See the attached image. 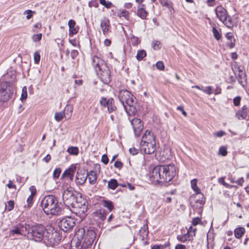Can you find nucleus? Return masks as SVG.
Instances as JSON below:
<instances>
[{"label": "nucleus", "instance_id": "obj_1", "mask_svg": "<svg viewBox=\"0 0 249 249\" xmlns=\"http://www.w3.org/2000/svg\"><path fill=\"white\" fill-rule=\"evenodd\" d=\"M41 207L44 213L47 214L59 215L61 212V203L54 195H48L41 200Z\"/></svg>", "mask_w": 249, "mask_h": 249}, {"label": "nucleus", "instance_id": "obj_2", "mask_svg": "<svg viewBox=\"0 0 249 249\" xmlns=\"http://www.w3.org/2000/svg\"><path fill=\"white\" fill-rule=\"evenodd\" d=\"M118 97L126 112L129 113L128 110L134 111V105L136 103V98L130 92L126 89L121 90Z\"/></svg>", "mask_w": 249, "mask_h": 249}, {"label": "nucleus", "instance_id": "obj_3", "mask_svg": "<svg viewBox=\"0 0 249 249\" xmlns=\"http://www.w3.org/2000/svg\"><path fill=\"white\" fill-rule=\"evenodd\" d=\"M47 229L41 224H35L32 226L28 225L27 228L28 237L36 242L43 241Z\"/></svg>", "mask_w": 249, "mask_h": 249}, {"label": "nucleus", "instance_id": "obj_4", "mask_svg": "<svg viewBox=\"0 0 249 249\" xmlns=\"http://www.w3.org/2000/svg\"><path fill=\"white\" fill-rule=\"evenodd\" d=\"M157 169H156V176H157V174L160 173V172H163V174H165V178H163L162 179L166 181V183L171 181L177 174L176 168L174 164L164 165L163 168H160L158 170Z\"/></svg>", "mask_w": 249, "mask_h": 249}, {"label": "nucleus", "instance_id": "obj_5", "mask_svg": "<svg viewBox=\"0 0 249 249\" xmlns=\"http://www.w3.org/2000/svg\"><path fill=\"white\" fill-rule=\"evenodd\" d=\"M62 199L64 204L70 209L77 201L76 193L72 187L67 188L64 190Z\"/></svg>", "mask_w": 249, "mask_h": 249}, {"label": "nucleus", "instance_id": "obj_6", "mask_svg": "<svg viewBox=\"0 0 249 249\" xmlns=\"http://www.w3.org/2000/svg\"><path fill=\"white\" fill-rule=\"evenodd\" d=\"M13 94V85L10 83L0 82V101L6 102L8 101Z\"/></svg>", "mask_w": 249, "mask_h": 249}, {"label": "nucleus", "instance_id": "obj_7", "mask_svg": "<svg viewBox=\"0 0 249 249\" xmlns=\"http://www.w3.org/2000/svg\"><path fill=\"white\" fill-rule=\"evenodd\" d=\"M61 237L56 231L49 232L47 231L43 242L47 246L53 247L58 245Z\"/></svg>", "mask_w": 249, "mask_h": 249}, {"label": "nucleus", "instance_id": "obj_8", "mask_svg": "<svg viewBox=\"0 0 249 249\" xmlns=\"http://www.w3.org/2000/svg\"><path fill=\"white\" fill-rule=\"evenodd\" d=\"M79 234H81V238H84L83 246L86 247L91 245L96 237L95 232L92 230H87L85 233V229L81 228L79 230L77 235H79Z\"/></svg>", "mask_w": 249, "mask_h": 249}, {"label": "nucleus", "instance_id": "obj_9", "mask_svg": "<svg viewBox=\"0 0 249 249\" xmlns=\"http://www.w3.org/2000/svg\"><path fill=\"white\" fill-rule=\"evenodd\" d=\"M71 208L72 209L71 210L73 213L80 217H84L88 210V203L85 200L81 202L77 201Z\"/></svg>", "mask_w": 249, "mask_h": 249}, {"label": "nucleus", "instance_id": "obj_10", "mask_svg": "<svg viewBox=\"0 0 249 249\" xmlns=\"http://www.w3.org/2000/svg\"><path fill=\"white\" fill-rule=\"evenodd\" d=\"M75 225V220L71 217H66L60 220L58 222L60 228L65 232H69L72 230Z\"/></svg>", "mask_w": 249, "mask_h": 249}, {"label": "nucleus", "instance_id": "obj_11", "mask_svg": "<svg viewBox=\"0 0 249 249\" xmlns=\"http://www.w3.org/2000/svg\"><path fill=\"white\" fill-rule=\"evenodd\" d=\"M98 75L100 76L101 80L105 84H108L111 81L110 71L109 68L106 64L102 65L99 68L98 71H96Z\"/></svg>", "mask_w": 249, "mask_h": 249}, {"label": "nucleus", "instance_id": "obj_12", "mask_svg": "<svg viewBox=\"0 0 249 249\" xmlns=\"http://www.w3.org/2000/svg\"><path fill=\"white\" fill-rule=\"evenodd\" d=\"M163 168V165L156 166L154 167L152 172L150 174V180L155 183H166V181H164L162 178H165V174H163V172H160V173H158L157 176H156L155 172L156 168ZM158 170L159 169H157Z\"/></svg>", "mask_w": 249, "mask_h": 249}, {"label": "nucleus", "instance_id": "obj_13", "mask_svg": "<svg viewBox=\"0 0 249 249\" xmlns=\"http://www.w3.org/2000/svg\"><path fill=\"white\" fill-rule=\"evenodd\" d=\"M100 104L104 107H107L109 113H111L115 111L117 109L115 105L114 100L112 98L107 100V99L105 97H102L100 100Z\"/></svg>", "mask_w": 249, "mask_h": 249}, {"label": "nucleus", "instance_id": "obj_14", "mask_svg": "<svg viewBox=\"0 0 249 249\" xmlns=\"http://www.w3.org/2000/svg\"><path fill=\"white\" fill-rule=\"evenodd\" d=\"M131 123L133 126L135 136L139 137L143 128V125L142 121L140 119L135 118L132 120Z\"/></svg>", "mask_w": 249, "mask_h": 249}, {"label": "nucleus", "instance_id": "obj_15", "mask_svg": "<svg viewBox=\"0 0 249 249\" xmlns=\"http://www.w3.org/2000/svg\"><path fill=\"white\" fill-rule=\"evenodd\" d=\"M28 227V224H19L18 225L14 226L13 229L9 231V234L10 235H21L22 232L27 231Z\"/></svg>", "mask_w": 249, "mask_h": 249}, {"label": "nucleus", "instance_id": "obj_16", "mask_svg": "<svg viewBox=\"0 0 249 249\" xmlns=\"http://www.w3.org/2000/svg\"><path fill=\"white\" fill-rule=\"evenodd\" d=\"M149 143H156L155 136L153 133L147 130L142 136L140 144H148Z\"/></svg>", "mask_w": 249, "mask_h": 249}, {"label": "nucleus", "instance_id": "obj_17", "mask_svg": "<svg viewBox=\"0 0 249 249\" xmlns=\"http://www.w3.org/2000/svg\"><path fill=\"white\" fill-rule=\"evenodd\" d=\"M140 147L141 151L146 154L153 153L156 149V143L140 144Z\"/></svg>", "mask_w": 249, "mask_h": 249}, {"label": "nucleus", "instance_id": "obj_18", "mask_svg": "<svg viewBox=\"0 0 249 249\" xmlns=\"http://www.w3.org/2000/svg\"><path fill=\"white\" fill-rule=\"evenodd\" d=\"M215 12L217 17L220 21L224 20L226 18H228L227 10L222 6H218L215 9Z\"/></svg>", "mask_w": 249, "mask_h": 249}, {"label": "nucleus", "instance_id": "obj_19", "mask_svg": "<svg viewBox=\"0 0 249 249\" xmlns=\"http://www.w3.org/2000/svg\"><path fill=\"white\" fill-rule=\"evenodd\" d=\"M100 26L102 30L103 33L105 36H107L110 32V25L108 18H104L101 21Z\"/></svg>", "mask_w": 249, "mask_h": 249}, {"label": "nucleus", "instance_id": "obj_20", "mask_svg": "<svg viewBox=\"0 0 249 249\" xmlns=\"http://www.w3.org/2000/svg\"><path fill=\"white\" fill-rule=\"evenodd\" d=\"M87 179V173L85 171L77 172L75 182L77 185H83Z\"/></svg>", "mask_w": 249, "mask_h": 249}, {"label": "nucleus", "instance_id": "obj_21", "mask_svg": "<svg viewBox=\"0 0 249 249\" xmlns=\"http://www.w3.org/2000/svg\"><path fill=\"white\" fill-rule=\"evenodd\" d=\"M76 170V166H72L66 170L62 175V178H67L72 181L73 178L74 174Z\"/></svg>", "mask_w": 249, "mask_h": 249}, {"label": "nucleus", "instance_id": "obj_22", "mask_svg": "<svg viewBox=\"0 0 249 249\" xmlns=\"http://www.w3.org/2000/svg\"><path fill=\"white\" fill-rule=\"evenodd\" d=\"M75 21L73 19H70L68 21V26L69 27V36H72L76 35L79 30V27L76 26Z\"/></svg>", "mask_w": 249, "mask_h": 249}, {"label": "nucleus", "instance_id": "obj_23", "mask_svg": "<svg viewBox=\"0 0 249 249\" xmlns=\"http://www.w3.org/2000/svg\"><path fill=\"white\" fill-rule=\"evenodd\" d=\"M92 65L94 67L96 71H98L100 67L106 64L104 61L97 56H93L92 59Z\"/></svg>", "mask_w": 249, "mask_h": 249}, {"label": "nucleus", "instance_id": "obj_24", "mask_svg": "<svg viewBox=\"0 0 249 249\" xmlns=\"http://www.w3.org/2000/svg\"><path fill=\"white\" fill-rule=\"evenodd\" d=\"M248 115V107L244 106L242 109L239 110L236 114V116L239 120L245 119L247 118Z\"/></svg>", "mask_w": 249, "mask_h": 249}, {"label": "nucleus", "instance_id": "obj_25", "mask_svg": "<svg viewBox=\"0 0 249 249\" xmlns=\"http://www.w3.org/2000/svg\"><path fill=\"white\" fill-rule=\"evenodd\" d=\"M4 79L6 80L4 82H9L11 84V85H12V82H14L16 78V76L15 72L13 71H9L7 72L6 74L4 75Z\"/></svg>", "mask_w": 249, "mask_h": 249}, {"label": "nucleus", "instance_id": "obj_26", "mask_svg": "<svg viewBox=\"0 0 249 249\" xmlns=\"http://www.w3.org/2000/svg\"><path fill=\"white\" fill-rule=\"evenodd\" d=\"M87 178L89 183L91 184H95L97 181V175L94 171H90L87 173Z\"/></svg>", "mask_w": 249, "mask_h": 249}, {"label": "nucleus", "instance_id": "obj_27", "mask_svg": "<svg viewBox=\"0 0 249 249\" xmlns=\"http://www.w3.org/2000/svg\"><path fill=\"white\" fill-rule=\"evenodd\" d=\"M144 4H141L138 7L137 15L142 19H145L147 16V12L145 10Z\"/></svg>", "mask_w": 249, "mask_h": 249}, {"label": "nucleus", "instance_id": "obj_28", "mask_svg": "<svg viewBox=\"0 0 249 249\" xmlns=\"http://www.w3.org/2000/svg\"><path fill=\"white\" fill-rule=\"evenodd\" d=\"M107 214L105 209H99L95 213V215L102 221L106 219Z\"/></svg>", "mask_w": 249, "mask_h": 249}, {"label": "nucleus", "instance_id": "obj_29", "mask_svg": "<svg viewBox=\"0 0 249 249\" xmlns=\"http://www.w3.org/2000/svg\"><path fill=\"white\" fill-rule=\"evenodd\" d=\"M101 204L104 207L107 208L109 212H111L114 209L113 202L108 200L103 199L101 201Z\"/></svg>", "mask_w": 249, "mask_h": 249}, {"label": "nucleus", "instance_id": "obj_30", "mask_svg": "<svg viewBox=\"0 0 249 249\" xmlns=\"http://www.w3.org/2000/svg\"><path fill=\"white\" fill-rule=\"evenodd\" d=\"M245 231V230L243 227H239L236 228L234 230V235L236 238H240Z\"/></svg>", "mask_w": 249, "mask_h": 249}, {"label": "nucleus", "instance_id": "obj_31", "mask_svg": "<svg viewBox=\"0 0 249 249\" xmlns=\"http://www.w3.org/2000/svg\"><path fill=\"white\" fill-rule=\"evenodd\" d=\"M189 232L190 230L188 231L187 233L184 234V235H178L177 237V239L181 242H185L187 240H190Z\"/></svg>", "mask_w": 249, "mask_h": 249}, {"label": "nucleus", "instance_id": "obj_32", "mask_svg": "<svg viewBox=\"0 0 249 249\" xmlns=\"http://www.w3.org/2000/svg\"><path fill=\"white\" fill-rule=\"evenodd\" d=\"M67 151L70 155L76 156L79 153V149L76 146H70L68 148Z\"/></svg>", "mask_w": 249, "mask_h": 249}, {"label": "nucleus", "instance_id": "obj_33", "mask_svg": "<svg viewBox=\"0 0 249 249\" xmlns=\"http://www.w3.org/2000/svg\"><path fill=\"white\" fill-rule=\"evenodd\" d=\"M118 183L116 179H111L108 182V187L112 190L115 189L118 186Z\"/></svg>", "mask_w": 249, "mask_h": 249}, {"label": "nucleus", "instance_id": "obj_34", "mask_svg": "<svg viewBox=\"0 0 249 249\" xmlns=\"http://www.w3.org/2000/svg\"><path fill=\"white\" fill-rule=\"evenodd\" d=\"M191 187L193 190L196 193V194H200V190L197 186V180L196 179H194L191 181Z\"/></svg>", "mask_w": 249, "mask_h": 249}, {"label": "nucleus", "instance_id": "obj_35", "mask_svg": "<svg viewBox=\"0 0 249 249\" xmlns=\"http://www.w3.org/2000/svg\"><path fill=\"white\" fill-rule=\"evenodd\" d=\"M212 32L214 38L217 40H219L221 37V34L220 33V29L218 30L215 27H213L212 29Z\"/></svg>", "mask_w": 249, "mask_h": 249}, {"label": "nucleus", "instance_id": "obj_36", "mask_svg": "<svg viewBox=\"0 0 249 249\" xmlns=\"http://www.w3.org/2000/svg\"><path fill=\"white\" fill-rule=\"evenodd\" d=\"M146 56V52L144 50H142L139 51L138 52L137 55H136V58L138 60L141 61Z\"/></svg>", "mask_w": 249, "mask_h": 249}, {"label": "nucleus", "instance_id": "obj_37", "mask_svg": "<svg viewBox=\"0 0 249 249\" xmlns=\"http://www.w3.org/2000/svg\"><path fill=\"white\" fill-rule=\"evenodd\" d=\"M237 69L239 72L237 76L238 81L242 86H244V84L242 81V79L244 78V76L243 77V75H244V73L240 69L239 67H238Z\"/></svg>", "mask_w": 249, "mask_h": 249}, {"label": "nucleus", "instance_id": "obj_38", "mask_svg": "<svg viewBox=\"0 0 249 249\" xmlns=\"http://www.w3.org/2000/svg\"><path fill=\"white\" fill-rule=\"evenodd\" d=\"M160 4L164 7H167L168 9L172 8V3L170 1L168 0H159Z\"/></svg>", "mask_w": 249, "mask_h": 249}, {"label": "nucleus", "instance_id": "obj_39", "mask_svg": "<svg viewBox=\"0 0 249 249\" xmlns=\"http://www.w3.org/2000/svg\"><path fill=\"white\" fill-rule=\"evenodd\" d=\"M35 193L32 192L30 196L27 198V206L26 205L25 206V207H27L28 208H30L33 203V197L35 195Z\"/></svg>", "mask_w": 249, "mask_h": 249}, {"label": "nucleus", "instance_id": "obj_40", "mask_svg": "<svg viewBox=\"0 0 249 249\" xmlns=\"http://www.w3.org/2000/svg\"><path fill=\"white\" fill-rule=\"evenodd\" d=\"M222 22L228 28H231L232 26V19L230 17L226 18L225 20H222Z\"/></svg>", "mask_w": 249, "mask_h": 249}, {"label": "nucleus", "instance_id": "obj_41", "mask_svg": "<svg viewBox=\"0 0 249 249\" xmlns=\"http://www.w3.org/2000/svg\"><path fill=\"white\" fill-rule=\"evenodd\" d=\"M65 115V114L64 111L56 112L55 113L54 118L56 121L59 122L62 120Z\"/></svg>", "mask_w": 249, "mask_h": 249}, {"label": "nucleus", "instance_id": "obj_42", "mask_svg": "<svg viewBox=\"0 0 249 249\" xmlns=\"http://www.w3.org/2000/svg\"><path fill=\"white\" fill-rule=\"evenodd\" d=\"M27 97V88L26 86L23 87L22 89V93L21 96V100L22 102L25 101Z\"/></svg>", "mask_w": 249, "mask_h": 249}, {"label": "nucleus", "instance_id": "obj_43", "mask_svg": "<svg viewBox=\"0 0 249 249\" xmlns=\"http://www.w3.org/2000/svg\"><path fill=\"white\" fill-rule=\"evenodd\" d=\"M169 242H168L166 244L163 245H155L152 247L151 249H164L169 247Z\"/></svg>", "mask_w": 249, "mask_h": 249}, {"label": "nucleus", "instance_id": "obj_44", "mask_svg": "<svg viewBox=\"0 0 249 249\" xmlns=\"http://www.w3.org/2000/svg\"><path fill=\"white\" fill-rule=\"evenodd\" d=\"M140 233L142 236L147 235L148 234V226L146 224L143 225L139 231Z\"/></svg>", "mask_w": 249, "mask_h": 249}, {"label": "nucleus", "instance_id": "obj_45", "mask_svg": "<svg viewBox=\"0 0 249 249\" xmlns=\"http://www.w3.org/2000/svg\"><path fill=\"white\" fill-rule=\"evenodd\" d=\"M14 201L13 200H9L7 202V204L5 205V208L7 209L8 211H12L14 208Z\"/></svg>", "mask_w": 249, "mask_h": 249}, {"label": "nucleus", "instance_id": "obj_46", "mask_svg": "<svg viewBox=\"0 0 249 249\" xmlns=\"http://www.w3.org/2000/svg\"><path fill=\"white\" fill-rule=\"evenodd\" d=\"M73 110V107L69 105L67 106L64 110V112L65 114H68L69 115H71V114L72 113Z\"/></svg>", "mask_w": 249, "mask_h": 249}, {"label": "nucleus", "instance_id": "obj_47", "mask_svg": "<svg viewBox=\"0 0 249 249\" xmlns=\"http://www.w3.org/2000/svg\"><path fill=\"white\" fill-rule=\"evenodd\" d=\"M61 172V169L60 168H56L53 173V177L54 178H58Z\"/></svg>", "mask_w": 249, "mask_h": 249}, {"label": "nucleus", "instance_id": "obj_48", "mask_svg": "<svg viewBox=\"0 0 249 249\" xmlns=\"http://www.w3.org/2000/svg\"><path fill=\"white\" fill-rule=\"evenodd\" d=\"M100 3L107 8H110L112 5L111 2L107 1L106 0H100Z\"/></svg>", "mask_w": 249, "mask_h": 249}, {"label": "nucleus", "instance_id": "obj_49", "mask_svg": "<svg viewBox=\"0 0 249 249\" xmlns=\"http://www.w3.org/2000/svg\"><path fill=\"white\" fill-rule=\"evenodd\" d=\"M42 34H38L36 35H34L32 36V39L34 42H37L39 41L42 38Z\"/></svg>", "mask_w": 249, "mask_h": 249}, {"label": "nucleus", "instance_id": "obj_50", "mask_svg": "<svg viewBox=\"0 0 249 249\" xmlns=\"http://www.w3.org/2000/svg\"><path fill=\"white\" fill-rule=\"evenodd\" d=\"M161 43L160 41L156 40L153 42L152 46L155 50H159L161 48Z\"/></svg>", "mask_w": 249, "mask_h": 249}, {"label": "nucleus", "instance_id": "obj_51", "mask_svg": "<svg viewBox=\"0 0 249 249\" xmlns=\"http://www.w3.org/2000/svg\"><path fill=\"white\" fill-rule=\"evenodd\" d=\"M219 154L223 156H225L227 154V150L226 147L221 146L219 149Z\"/></svg>", "mask_w": 249, "mask_h": 249}, {"label": "nucleus", "instance_id": "obj_52", "mask_svg": "<svg viewBox=\"0 0 249 249\" xmlns=\"http://www.w3.org/2000/svg\"><path fill=\"white\" fill-rule=\"evenodd\" d=\"M34 61L36 64H38L40 59V56L38 52H36L34 54Z\"/></svg>", "mask_w": 249, "mask_h": 249}, {"label": "nucleus", "instance_id": "obj_53", "mask_svg": "<svg viewBox=\"0 0 249 249\" xmlns=\"http://www.w3.org/2000/svg\"><path fill=\"white\" fill-rule=\"evenodd\" d=\"M218 182L222 184L224 186H225V187H227V188H230V187H231V186L229 185L228 183H226L225 181H224V178H219L218 179Z\"/></svg>", "mask_w": 249, "mask_h": 249}, {"label": "nucleus", "instance_id": "obj_54", "mask_svg": "<svg viewBox=\"0 0 249 249\" xmlns=\"http://www.w3.org/2000/svg\"><path fill=\"white\" fill-rule=\"evenodd\" d=\"M34 13H35L34 11H33L31 10H27L24 12V14L27 15L26 16V18L27 19H29L32 17L33 14Z\"/></svg>", "mask_w": 249, "mask_h": 249}, {"label": "nucleus", "instance_id": "obj_55", "mask_svg": "<svg viewBox=\"0 0 249 249\" xmlns=\"http://www.w3.org/2000/svg\"><path fill=\"white\" fill-rule=\"evenodd\" d=\"M132 44L133 46H136L139 44L140 40L137 37L133 36L131 39Z\"/></svg>", "mask_w": 249, "mask_h": 249}, {"label": "nucleus", "instance_id": "obj_56", "mask_svg": "<svg viewBox=\"0 0 249 249\" xmlns=\"http://www.w3.org/2000/svg\"><path fill=\"white\" fill-rule=\"evenodd\" d=\"M156 68L159 70H163L164 68V65L162 61H158L156 64Z\"/></svg>", "mask_w": 249, "mask_h": 249}, {"label": "nucleus", "instance_id": "obj_57", "mask_svg": "<svg viewBox=\"0 0 249 249\" xmlns=\"http://www.w3.org/2000/svg\"><path fill=\"white\" fill-rule=\"evenodd\" d=\"M202 90L203 92H204L209 95L213 93L212 87L211 86H208V87H206L205 89H202Z\"/></svg>", "mask_w": 249, "mask_h": 249}, {"label": "nucleus", "instance_id": "obj_58", "mask_svg": "<svg viewBox=\"0 0 249 249\" xmlns=\"http://www.w3.org/2000/svg\"><path fill=\"white\" fill-rule=\"evenodd\" d=\"M241 101V97L240 96H237L233 99V102L234 105L235 106H238L240 105Z\"/></svg>", "mask_w": 249, "mask_h": 249}, {"label": "nucleus", "instance_id": "obj_59", "mask_svg": "<svg viewBox=\"0 0 249 249\" xmlns=\"http://www.w3.org/2000/svg\"><path fill=\"white\" fill-rule=\"evenodd\" d=\"M235 39H233L232 40H229V41L227 43V46L230 48H232L235 46Z\"/></svg>", "mask_w": 249, "mask_h": 249}, {"label": "nucleus", "instance_id": "obj_60", "mask_svg": "<svg viewBox=\"0 0 249 249\" xmlns=\"http://www.w3.org/2000/svg\"><path fill=\"white\" fill-rule=\"evenodd\" d=\"M108 158L107 155L104 154L102 156L101 161L105 164H107L108 162Z\"/></svg>", "mask_w": 249, "mask_h": 249}, {"label": "nucleus", "instance_id": "obj_61", "mask_svg": "<svg viewBox=\"0 0 249 249\" xmlns=\"http://www.w3.org/2000/svg\"><path fill=\"white\" fill-rule=\"evenodd\" d=\"M114 165L116 168L121 169L122 168L123 164L121 161L117 160L115 162Z\"/></svg>", "mask_w": 249, "mask_h": 249}, {"label": "nucleus", "instance_id": "obj_62", "mask_svg": "<svg viewBox=\"0 0 249 249\" xmlns=\"http://www.w3.org/2000/svg\"><path fill=\"white\" fill-rule=\"evenodd\" d=\"M201 222L200 219L197 217L194 218L192 220V223L194 226H196V225H197L198 223H199V222Z\"/></svg>", "mask_w": 249, "mask_h": 249}, {"label": "nucleus", "instance_id": "obj_63", "mask_svg": "<svg viewBox=\"0 0 249 249\" xmlns=\"http://www.w3.org/2000/svg\"><path fill=\"white\" fill-rule=\"evenodd\" d=\"M225 134H226L225 132H224L222 130L218 131L214 134V135L217 137H221L223 136L224 135H225Z\"/></svg>", "mask_w": 249, "mask_h": 249}, {"label": "nucleus", "instance_id": "obj_64", "mask_svg": "<svg viewBox=\"0 0 249 249\" xmlns=\"http://www.w3.org/2000/svg\"><path fill=\"white\" fill-rule=\"evenodd\" d=\"M226 37L229 40H232V39H234L233 34L231 33H228L226 34Z\"/></svg>", "mask_w": 249, "mask_h": 249}]
</instances>
